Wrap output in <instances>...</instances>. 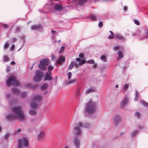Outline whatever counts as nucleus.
<instances>
[{
    "mask_svg": "<svg viewBox=\"0 0 148 148\" xmlns=\"http://www.w3.org/2000/svg\"><path fill=\"white\" fill-rule=\"evenodd\" d=\"M130 32L132 34V36H135L139 35L141 33V31L139 29H138L135 33L132 32Z\"/></svg>",
    "mask_w": 148,
    "mask_h": 148,
    "instance_id": "obj_18",
    "label": "nucleus"
},
{
    "mask_svg": "<svg viewBox=\"0 0 148 148\" xmlns=\"http://www.w3.org/2000/svg\"><path fill=\"white\" fill-rule=\"evenodd\" d=\"M40 27V25H34L31 26V29L32 30H36L38 29Z\"/></svg>",
    "mask_w": 148,
    "mask_h": 148,
    "instance_id": "obj_22",
    "label": "nucleus"
},
{
    "mask_svg": "<svg viewBox=\"0 0 148 148\" xmlns=\"http://www.w3.org/2000/svg\"><path fill=\"white\" fill-rule=\"evenodd\" d=\"M55 10H62V6L60 5L56 4L54 7Z\"/></svg>",
    "mask_w": 148,
    "mask_h": 148,
    "instance_id": "obj_17",
    "label": "nucleus"
},
{
    "mask_svg": "<svg viewBox=\"0 0 148 148\" xmlns=\"http://www.w3.org/2000/svg\"><path fill=\"white\" fill-rule=\"evenodd\" d=\"M138 131H135L133 132L132 133V136H134L137 134L138 133Z\"/></svg>",
    "mask_w": 148,
    "mask_h": 148,
    "instance_id": "obj_47",
    "label": "nucleus"
},
{
    "mask_svg": "<svg viewBox=\"0 0 148 148\" xmlns=\"http://www.w3.org/2000/svg\"><path fill=\"white\" fill-rule=\"evenodd\" d=\"M9 58L7 56H5L3 58V60L5 62H8L9 61Z\"/></svg>",
    "mask_w": 148,
    "mask_h": 148,
    "instance_id": "obj_34",
    "label": "nucleus"
},
{
    "mask_svg": "<svg viewBox=\"0 0 148 148\" xmlns=\"http://www.w3.org/2000/svg\"><path fill=\"white\" fill-rule=\"evenodd\" d=\"M35 64V63H34L33 64V65H32V66H30V70H32V69H33V66H34V64Z\"/></svg>",
    "mask_w": 148,
    "mask_h": 148,
    "instance_id": "obj_63",
    "label": "nucleus"
},
{
    "mask_svg": "<svg viewBox=\"0 0 148 148\" xmlns=\"http://www.w3.org/2000/svg\"><path fill=\"white\" fill-rule=\"evenodd\" d=\"M38 67L40 69L43 71L45 70L47 68L45 65L40 63L38 65Z\"/></svg>",
    "mask_w": 148,
    "mask_h": 148,
    "instance_id": "obj_21",
    "label": "nucleus"
},
{
    "mask_svg": "<svg viewBox=\"0 0 148 148\" xmlns=\"http://www.w3.org/2000/svg\"><path fill=\"white\" fill-rule=\"evenodd\" d=\"M10 67H7L6 69V72H8L10 71Z\"/></svg>",
    "mask_w": 148,
    "mask_h": 148,
    "instance_id": "obj_55",
    "label": "nucleus"
},
{
    "mask_svg": "<svg viewBox=\"0 0 148 148\" xmlns=\"http://www.w3.org/2000/svg\"><path fill=\"white\" fill-rule=\"evenodd\" d=\"M117 53L118 55V57L117 58V60L118 61L123 57V55L121 51H119Z\"/></svg>",
    "mask_w": 148,
    "mask_h": 148,
    "instance_id": "obj_20",
    "label": "nucleus"
},
{
    "mask_svg": "<svg viewBox=\"0 0 148 148\" xmlns=\"http://www.w3.org/2000/svg\"><path fill=\"white\" fill-rule=\"evenodd\" d=\"M65 58L63 56H60L58 59L57 60L56 63L57 64H61L62 63L61 62H64L65 61Z\"/></svg>",
    "mask_w": 148,
    "mask_h": 148,
    "instance_id": "obj_13",
    "label": "nucleus"
},
{
    "mask_svg": "<svg viewBox=\"0 0 148 148\" xmlns=\"http://www.w3.org/2000/svg\"><path fill=\"white\" fill-rule=\"evenodd\" d=\"M74 66V63L73 61L71 62L70 64H69L68 66V69L69 70H71L73 67Z\"/></svg>",
    "mask_w": 148,
    "mask_h": 148,
    "instance_id": "obj_26",
    "label": "nucleus"
},
{
    "mask_svg": "<svg viewBox=\"0 0 148 148\" xmlns=\"http://www.w3.org/2000/svg\"><path fill=\"white\" fill-rule=\"evenodd\" d=\"M103 25V23L101 21L99 23V27H102Z\"/></svg>",
    "mask_w": 148,
    "mask_h": 148,
    "instance_id": "obj_53",
    "label": "nucleus"
},
{
    "mask_svg": "<svg viewBox=\"0 0 148 148\" xmlns=\"http://www.w3.org/2000/svg\"><path fill=\"white\" fill-rule=\"evenodd\" d=\"M140 103L142 104L145 106H148V103L143 100H140Z\"/></svg>",
    "mask_w": 148,
    "mask_h": 148,
    "instance_id": "obj_29",
    "label": "nucleus"
},
{
    "mask_svg": "<svg viewBox=\"0 0 148 148\" xmlns=\"http://www.w3.org/2000/svg\"><path fill=\"white\" fill-rule=\"evenodd\" d=\"M74 142L76 148H78L80 146V143L79 140L76 138H75L74 139Z\"/></svg>",
    "mask_w": 148,
    "mask_h": 148,
    "instance_id": "obj_14",
    "label": "nucleus"
},
{
    "mask_svg": "<svg viewBox=\"0 0 148 148\" xmlns=\"http://www.w3.org/2000/svg\"><path fill=\"white\" fill-rule=\"evenodd\" d=\"M128 103V99L127 97L124 98L121 102L120 106L121 108L124 109V107L127 105Z\"/></svg>",
    "mask_w": 148,
    "mask_h": 148,
    "instance_id": "obj_9",
    "label": "nucleus"
},
{
    "mask_svg": "<svg viewBox=\"0 0 148 148\" xmlns=\"http://www.w3.org/2000/svg\"><path fill=\"white\" fill-rule=\"evenodd\" d=\"M12 91L13 93L17 95H18L20 93L19 90L16 88H13L12 90Z\"/></svg>",
    "mask_w": 148,
    "mask_h": 148,
    "instance_id": "obj_23",
    "label": "nucleus"
},
{
    "mask_svg": "<svg viewBox=\"0 0 148 148\" xmlns=\"http://www.w3.org/2000/svg\"><path fill=\"white\" fill-rule=\"evenodd\" d=\"M123 48L120 46L117 45L114 46L113 48V50L116 51L119 50H122Z\"/></svg>",
    "mask_w": 148,
    "mask_h": 148,
    "instance_id": "obj_25",
    "label": "nucleus"
},
{
    "mask_svg": "<svg viewBox=\"0 0 148 148\" xmlns=\"http://www.w3.org/2000/svg\"><path fill=\"white\" fill-rule=\"evenodd\" d=\"M21 129L19 128L17 130H16L14 132L15 134H18V132H21Z\"/></svg>",
    "mask_w": 148,
    "mask_h": 148,
    "instance_id": "obj_48",
    "label": "nucleus"
},
{
    "mask_svg": "<svg viewBox=\"0 0 148 148\" xmlns=\"http://www.w3.org/2000/svg\"><path fill=\"white\" fill-rule=\"evenodd\" d=\"M6 84L7 86L8 87L10 85L13 86H18L19 85V83L15 77L12 76L7 80Z\"/></svg>",
    "mask_w": 148,
    "mask_h": 148,
    "instance_id": "obj_4",
    "label": "nucleus"
},
{
    "mask_svg": "<svg viewBox=\"0 0 148 148\" xmlns=\"http://www.w3.org/2000/svg\"><path fill=\"white\" fill-rule=\"evenodd\" d=\"M95 91V89L94 88H90L87 89L85 91V93L86 94H88L91 92H94Z\"/></svg>",
    "mask_w": 148,
    "mask_h": 148,
    "instance_id": "obj_19",
    "label": "nucleus"
},
{
    "mask_svg": "<svg viewBox=\"0 0 148 148\" xmlns=\"http://www.w3.org/2000/svg\"><path fill=\"white\" fill-rule=\"evenodd\" d=\"M22 143L24 146L26 147L28 146V140L25 138H23L22 139H19L18 140V148H22Z\"/></svg>",
    "mask_w": 148,
    "mask_h": 148,
    "instance_id": "obj_7",
    "label": "nucleus"
},
{
    "mask_svg": "<svg viewBox=\"0 0 148 148\" xmlns=\"http://www.w3.org/2000/svg\"><path fill=\"white\" fill-rule=\"evenodd\" d=\"M100 59L101 60L104 62H106L107 61L106 58L105 56H102L101 57Z\"/></svg>",
    "mask_w": 148,
    "mask_h": 148,
    "instance_id": "obj_32",
    "label": "nucleus"
},
{
    "mask_svg": "<svg viewBox=\"0 0 148 148\" xmlns=\"http://www.w3.org/2000/svg\"><path fill=\"white\" fill-rule=\"evenodd\" d=\"M148 38V29H146L145 30V33L144 34L143 36L140 38V40H143Z\"/></svg>",
    "mask_w": 148,
    "mask_h": 148,
    "instance_id": "obj_16",
    "label": "nucleus"
},
{
    "mask_svg": "<svg viewBox=\"0 0 148 148\" xmlns=\"http://www.w3.org/2000/svg\"><path fill=\"white\" fill-rule=\"evenodd\" d=\"M90 18L93 21H96V16L95 15H92L90 16Z\"/></svg>",
    "mask_w": 148,
    "mask_h": 148,
    "instance_id": "obj_40",
    "label": "nucleus"
},
{
    "mask_svg": "<svg viewBox=\"0 0 148 148\" xmlns=\"http://www.w3.org/2000/svg\"><path fill=\"white\" fill-rule=\"evenodd\" d=\"M50 75L48 73L47 74L45 77V80H51L52 79V78L50 76Z\"/></svg>",
    "mask_w": 148,
    "mask_h": 148,
    "instance_id": "obj_24",
    "label": "nucleus"
},
{
    "mask_svg": "<svg viewBox=\"0 0 148 148\" xmlns=\"http://www.w3.org/2000/svg\"><path fill=\"white\" fill-rule=\"evenodd\" d=\"M50 62V61L48 58H45L41 60L40 63L44 64L45 66H48L49 65Z\"/></svg>",
    "mask_w": 148,
    "mask_h": 148,
    "instance_id": "obj_11",
    "label": "nucleus"
},
{
    "mask_svg": "<svg viewBox=\"0 0 148 148\" xmlns=\"http://www.w3.org/2000/svg\"><path fill=\"white\" fill-rule=\"evenodd\" d=\"M114 36H113L112 35L111 36H109L108 37V38L109 39H112L114 38Z\"/></svg>",
    "mask_w": 148,
    "mask_h": 148,
    "instance_id": "obj_59",
    "label": "nucleus"
},
{
    "mask_svg": "<svg viewBox=\"0 0 148 148\" xmlns=\"http://www.w3.org/2000/svg\"><path fill=\"white\" fill-rule=\"evenodd\" d=\"M43 75L44 74L42 71L39 70L36 71L35 72V75L33 78L34 81L35 82L40 81Z\"/></svg>",
    "mask_w": 148,
    "mask_h": 148,
    "instance_id": "obj_5",
    "label": "nucleus"
},
{
    "mask_svg": "<svg viewBox=\"0 0 148 148\" xmlns=\"http://www.w3.org/2000/svg\"><path fill=\"white\" fill-rule=\"evenodd\" d=\"M73 63H74V66H75V67H77L79 65V64H78L76 62H73Z\"/></svg>",
    "mask_w": 148,
    "mask_h": 148,
    "instance_id": "obj_50",
    "label": "nucleus"
},
{
    "mask_svg": "<svg viewBox=\"0 0 148 148\" xmlns=\"http://www.w3.org/2000/svg\"><path fill=\"white\" fill-rule=\"evenodd\" d=\"M82 127H83V125L82 122H79L76 124L74 130L77 136H80L81 135V129Z\"/></svg>",
    "mask_w": 148,
    "mask_h": 148,
    "instance_id": "obj_6",
    "label": "nucleus"
},
{
    "mask_svg": "<svg viewBox=\"0 0 148 148\" xmlns=\"http://www.w3.org/2000/svg\"><path fill=\"white\" fill-rule=\"evenodd\" d=\"M138 91H136V95L134 99L135 101H136L138 100Z\"/></svg>",
    "mask_w": 148,
    "mask_h": 148,
    "instance_id": "obj_28",
    "label": "nucleus"
},
{
    "mask_svg": "<svg viewBox=\"0 0 148 148\" xmlns=\"http://www.w3.org/2000/svg\"><path fill=\"white\" fill-rule=\"evenodd\" d=\"M87 63L88 64H95V62L93 60H88L87 62Z\"/></svg>",
    "mask_w": 148,
    "mask_h": 148,
    "instance_id": "obj_37",
    "label": "nucleus"
},
{
    "mask_svg": "<svg viewBox=\"0 0 148 148\" xmlns=\"http://www.w3.org/2000/svg\"><path fill=\"white\" fill-rule=\"evenodd\" d=\"M53 67L52 66H49L48 67V71L49 72V74L51 75V71L53 69Z\"/></svg>",
    "mask_w": 148,
    "mask_h": 148,
    "instance_id": "obj_30",
    "label": "nucleus"
},
{
    "mask_svg": "<svg viewBox=\"0 0 148 148\" xmlns=\"http://www.w3.org/2000/svg\"><path fill=\"white\" fill-rule=\"evenodd\" d=\"M56 59V57L53 54H51V60L55 61Z\"/></svg>",
    "mask_w": 148,
    "mask_h": 148,
    "instance_id": "obj_43",
    "label": "nucleus"
},
{
    "mask_svg": "<svg viewBox=\"0 0 148 148\" xmlns=\"http://www.w3.org/2000/svg\"><path fill=\"white\" fill-rule=\"evenodd\" d=\"M90 126V124L89 123H86L85 125L84 126V127H85L89 128Z\"/></svg>",
    "mask_w": 148,
    "mask_h": 148,
    "instance_id": "obj_46",
    "label": "nucleus"
},
{
    "mask_svg": "<svg viewBox=\"0 0 148 148\" xmlns=\"http://www.w3.org/2000/svg\"><path fill=\"white\" fill-rule=\"evenodd\" d=\"M21 31V28L19 27H16L15 31V33H18Z\"/></svg>",
    "mask_w": 148,
    "mask_h": 148,
    "instance_id": "obj_35",
    "label": "nucleus"
},
{
    "mask_svg": "<svg viewBox=\"0 0 148 148\" xmlns=\"http://www.w3.org/2000/svg\"><path fill=\"white\" fill-rule=\"evenodd\" d=\"M86 61L83 60L82 61H80L79 62V66H81L82 64H84L85 62Z\"/></svg>",
    "mask_w": 148,
    "mask_h": 148,
    "instance_id": "obj_41",
    "label": "nucleus"
},
{
    "mask_svg": "<svg viewBox=\"0 0 148 148\" xmlns=\"http://www.w3.org/2000/svg\"><path fill=\"white\" fill-rule=\"evenodd\" d=\"M114 37L118 40H125V38L120 34H115Z\"/></svg>",
    "mask_w": 148,
    "mask_h": 148,
    "instance_id": "obj_12",
    "label": "nucleus"
},
{
    "mask_svg": "<svg viewBox=\"0 0 148 148\" xmlns=\"http://www.w3.org/2000/svg\"><path fill=\"white\" fill-rule=\"evenodd\" d=\"M64 49V47H62L59 51V53H62Z\"/></svg>",
    "mask_w": 148,
    "mask_h": 148,
    "instance_id": "obj_45",
    "label": "nucleus"
},
{
    "mask_svg": "<svg viewBox=\"0 0 148 148\" xmlns=\"http://www.w3.org/2000/svg\"><path fill=\"white\" fill-rule=\"evenodd\" d=\"M17 39L16 38H14L13 39V42H15L17 41Z\"/></svg>",
    "mask_w": 148,
    "mask_h": 148,
    "instance_id": "obj_62",
    "label": "nucleus"
},
{
    "mask_svg": "<svg viewBox=\"0 0 148 148\" xmlns=\"http://www.w3.org/2000/svg\"><path fill=\"white\" fill-rule=\"evenodd\" d=\"M77 82V79H74L72 80L66 81L65 82V84L66 85H68L70 84H72L76 83Z\"/></svg>",
    "mask_w": 148,
    "mask_h": 148,
    "instance_id": "obj_15",
    "label": "nucleus"
},
{
    "mask_svg": "<svg viewBox=\"0 0 148 148\" xmlns=\"http://www.w3.org/2000/svg\"><path fill=\"white\" fill-rule=\"evenodd\" d=\"M6 118L8 120H13L17 119L21 121H24L26 117L21 106H14L12 108L11 114L7 115Z\"/></svg>",
    "mask_w": 148,
    "mask_h": 148,
    "instance_id": "obj_1",
    "label": "nucleus"
},
{
    "mask_svg": "<svg viewBox=\"0 0 148 148\" xmlns=\"http://www.w3.org/2000/svg\"><path fill=\"white\" fill-rule=\"evenodd\" d=\"M47 87V84H44L41 87V89L42 90L45 89Z\"/></svg>",
    "mask_w": 148,
    "mask_h": 148,
    "instance_id": "obj_39",
    "label": "nucleus"
},
{
    "mask_svg": "<svg viewBox=\"0 0 148 148\" xmlns=\"http://www.w3.org/2000/svg\"><path fill=\"white\" fill-rule=\"evenodd\" d=\"M29 113L32 115H35L36 114V110H33L30 111Z\"/></svg>",
    "mask_w": 148,
    "mask_h": 148,
    "instance_id": "obj_33",
    "label": "nucleus"
},
{
    "mask_svg": "<svg viewBox=\"0 0 148 148\" xmlns=\"http://www.w3.org/2000/svg\"><path fill=\"white\" fill-rule=\"evenodd\" d=\"M140 114L138 112H136L135 113V115L138 118L140 116Z\"/></svg>",
    "mask_w": 148,
    "mask_h": 148,
    "instance_id": "obj_51",
    "label": "nucleus"
},
{
    "mask_svg": "<svg viewBox=\"0 0 148 148\" xmlns=\"http://www.w3.org/2000/svg\"><path fill=\"white\" fill-rule=\"evenodd\" d=\"M9 135H10V134L9 133H6V134L5 135V138L6 139H8V137L9 136Z\"/></svg>",
    "mask_w": 148,
    "mask_h": 148,
    "instance_id": "obj_54",
    "label": "nucleus"
},
{
    "mask_svg": "<svg viewBox=\"0 0 148 148\" xmlns=\"http://www.w3.org/2000/svg\"><path fill=\"white\" fill-rule=\"evenodd\" d=\"M87 1V0H79L78 1V3L79 5H82Z\"/></svg>",
    "mask_w": 148,
    "mask_h": 148,
    "instance_id": "obj_31",
    "label": "nucleus"
},
{
    "mask_svg": "<svg viewBox=\"0 0 148 148\" xmlns=\"http://www.w3.org/2000/svg\"><path fill=\"white\" fill-rule=\"evenodd\" d=\"M45 136V133L44 132L41 131L38 134L37 139L38 141H41L42 140Z\"/></svg>",
    "mask_w": 148,
    "mask_h": 148,
    "instance_id": "obj_10",
    "label": "nucleus"
},
{
    "mask_svg": "<svg viewBox=\"0 0 148 148\" xmlns=\"http://www.w3.org/2000/svg\"><path fill=\"white\" fill-rule=\"evenodd\" d=\"M97 67V65L96 64H94L93 65V67L94 68H96Z\"/></svg>",
    "mask_w": 148,
    "mask_h": 148,
    "instance_id": "obj_64",
    "label": "nucleus"
},
{
    "mask_svg": "<svg viewBox=\"0 0 148 148\" xmlns=\"http://www.w3.org/2000/svg\"><path fill=\"white\" fill-rule=\"evenodd\" d=\"M80 90L79 89L77 90L76 93V95L77 97H78L79 95V92H80Z\"/></svg>",
    "mask_w": 148,
    "mask_h": 148,
    "instance_id": "obj_44",
    "label": "nucleus"
},
{
    "mask_svg": "<svg viewBox=\"0 0 148 148\" xmlns=\"http://www.w3.org/2000/svg\"><path fill=\"white\" fill-rule=\"evenodd\" d=\"M27 95V93L26 92H23L21 93V97L23 98L25 97Z\"/></svg>",
    "mask_w": 148,
    "mask_h": 148,
    "instance_id": "obj_36",
    "label": "nucleus"
},
{
    "mask_svg": "<svg viewBox=\"0 0 148 148\" xmlns=\"http://www.w3.org/2000/svg\"><path fill=\"white\" fill-rule=\"evenodd\" d=\"M10 95L9 94H7L6 95V97L7 98H8L10 96Z\"/></svg>",
    "mask_w": 148,
    "mask_h": 148,
    "instance_id": "obj_61",
    "label": "nucleus"
},
{
    "mask_svg": "<svg viewBox=\"0 0 148 148\" xmlns=\"http://www.w3.org/2000/svg\"><path fill=\"white\" fill-rule=\"evenodd\" d=\"M134 22L135 24L137 25H140V23L137 20H134Z\"/></svg>",
    "mask_w": 148,
    "mask_h": 148,
    "instance_id": "obj_49",
    "label": "nucleus"
},
{
    "mask_svg": "<svg viewBox=\"0 0 148 148\" xmlns=\"http://www.w3.org/2000/svg\"><path fill=\"white\" fill-rule=\"evenodd\" d=\"M123 10L125 11H126L127 10V7L126 6H124L123 7Z\"/></svg>",
    "mask_w": 148,
    "mask_h": 148,
    "instance_id": "obj_57",
    "label": "nucleus"
},
{
    "mask_svg": "<svg viewBox=\"0 0 148 148\" xmlns=\"http://www.w3.org/2000/svg\"><path fill=\"white\" fill-rule=\"evenodd\" d=\"M79 57L81 58H83L84 57V55L82 53H80L79 56Z\"/></svg>",
    "mask_w": 148,
    "mask_h": 148,
    "instance_id": "obj_56",
    "label": "nucleus"
},
{
    "mask_svg": "<svg viewBox=\"0 0 148 148\" xmlns=\"http://www.w3.org/2000/svg\"><path fill=\"white\" fill-rule=\"evenodd\" d=\"M97 103L92 99L90 100L87 103L85 110L86 112L91 114L95 112L97 109Z\"/></svg>",
    "mask_w": 148,
    "mask_h": 148,
    "instance_id": "obj_2",
    "label": "nucleus"
},
{
    "mask_svg": "<svg viewBox=\"0 0 148 148\" xmlns=\"http://www.w3.org/2000/svg\"><path fill=\"white\" fill-rule=\"evenodd\" d=\"M15 47V45L14 44L12 45L10 47V50L12 51H13Z\"/></svg>",
    "mask_w": 148,
    "mask_h": 148,
    "instance_id": "obj_52",
    "label": "nucleus"
},
{
    "mask_svg": "<svg viewBox=\"0 0 148 148\" xmlns=\"http://www.w3.org/2000/svg\"><path fill=\"white\" fill-rule=\"evenodd\" d=\"M113 121L114 124L116 126L120 123L121 121V117L119 114H116L113 118Z\"/></svg>",
    "mask_w": 148,
    "mask_h": 148,
    "instance_id": "obj_8",
    "label": "nucleus"
},
{
    "mask_svg": "<svg viewBox=\"0 0 148 148\" xmlns=\"http://www.w3.org/2000/svg\"><path fill=\"white\" fill-rule=\"evenodd\" d=\"M128 87H129L128 85L127 84H125L123 86V89L125 90L128 89Z\"/></svg>",
    "mask_w": 148,
    "mask_h": 148,
    "instance_id": "obj_42",
    "label": "nucleus"
},
{
    "mask_svg": "<svg viewBox=\"0 0 148 148\" xmlns=\"http://www.w3.org/2000/svg\"><path fill=\"white\" fill-rule=\"evenodd\" d=\"M42 98V96L39 95H34L33 97L30 107L33 109L36 108L38 106V103L40 102Z\"/></svg>",
    "mask_w": 148,
    "mask_h": 148,
    "instance_id": "obj_3",
    "label": "nucleus"
},
{
    "mask_svg": "<svg viewBox=\"0 0 148 148\" xmlns=\"http://www.w3.org/2000/svg\"><path fill=\"white\" fill-rule=\"evenodd\" d=\"M3 27L4 29H6L8 27V26L6 24H4L3 25Z\"/></svg>",
    "mask_w": 148,
    "mask_h": 148,
    "instance_id": "obj_58",
    "label": "nucleus"
},
{
    "mask_svg": "<svg viewBox=\"0 0 148 148\" xmlns=\"http://www.w3.org/2000/svg\"><path fill=\"white\" fill-rule=\"evenodd\" d=\"M76 60L77 62H80L81 60V59L80 58H76Z\"/></svg>",
    "mask_w": 148,
    "mask_h": 148,
    "instance_id": "obj_60",
    "label": "nucleus"
},
{
    "mask_svg": "<svg viewBox=\"0 0 148 148\" xmlns=\"http://www.w3.org/2000/svg\"><path fill=\"white\" fill-rule=\"evenodd\" d=\"M67 75L68 77V79L69 80L71 79L72 76V74L71 72H69L67 74Z\"/></svg>",
    "mask_w": 148,
    "mask_h": 148,
    "instance_id": "obj_38",
    "label": "nucleus"
},
{
    "mask_svg": "<svg viewBox=\"0 0 148 148\" xmlns=\"http://www.w3.org/2000/svg\"><path fill=\"white\" fill-rule=\"evenodd\" d=\"M10 44L8 41L6 42L4 44L3 47L5 49H7L9 46Z\"/></svg>",
    "mask_w": 148,
    "mask_h": 148,
    "instance_id": "obj_27",
    "label": "nucleus"
}]
</instances>
